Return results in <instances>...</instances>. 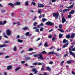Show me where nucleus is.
Here are the masks:
<instances>
[{"label":"nucleus","instance_id":"nucleus-1","mask_svg":"<svg viewBox=\"0 0 75 75\" xmlns=\"http://www.w3.org/2000/svg\"><path fill=\"white\" fill-rule=\"evenodd\" d=\"M74 49V45L71 46L70 48L69 47V54L70 55H72L73 57L75 58V54L72 52V50Z\"/></svg>","mask_w":75,"mask_h":75},{"label":"nucleus","instance_id":"nucleus-2","mask_svg":"<svg viewBox=\"0 0 75 75\" xmlns=\"http://www.w3.org/2000/svg\"><path fill=\"white\" fill-rule=\"evenodd\" d=\"M68 41L66 39H64L63 40V43H67L66 45H64L63 46V48H64L65 47H66L68 45Z\"/></svg>","mask_w":75,"mask_h":75},{"label":"nucleus","instance_id":"nucleus-3","mask_svg":"<svg viewBox=\"0 0 75 75\" xmlns=\"http://www.w3.org/2000/svg\"><path fill=\"white\" fill-rule=\"evenodd\" d=\"M53 16L55 18L58 19V16H59V13L58 12H56L53 13Z\"/></svg>","mask_w":75,"mask_h":75},{"label":"nucleus","instance_id":"nucleus-4","mask_svg":"<svg viewBox=\"0 0 75 75\" xmlns=\"http://www.w3.org/2000/svg\"><path fill=\"white\" fill-rule=\"evenodd\" d=\"M46 25H54V24L52 23L51 22L48 21L45 23Z\"/></svg>","mask_w":75,"mask_h":75},{"label":"nucleus","instance_id":"nucleus-5","mask_svg":"<svg viewBox=\"0 0 75 75\" xmlns=\"http://www.w3.org/2000/svg\"><path fill=\"white\" fill-rule=\"evenodd\" d=\"M39 57L38 58V59H41V60H43V59H45V58L42 57V56L41 54H39Z\"/></svg>","mask_w":75,"mask_h":75},{"label":"nucleus","instance_id":"nucleus-6","mask_svg":"<svg viewBox=\"0 0 75 75\" xmlns=\"http://www.w3.org/2000/svg\"><path fill=\"white\" fill-rule=\"evenodd\" d=\"M6 34L7 35H10V34H11V31L10 30L8 29L6 30Z\"/></svg>","mask_w":75,"mask_h":75},{"label":"nucleus","instance_id":"nucleus-7","mask_svg":"<svg viewBox=\"0 0 75 75\" xmlns=\"http://www.w3.org/2000/svg\"><path fill=\"white\" fill-rule=\"evenodd\" d=\"M32 71L33 72H34L35 73H38V71H37L35 68L33 69Z\"/></svg>","mask_w":75,"mask_h":75},{"label":"nucleus","instance_id":"nucleus-8","mask_svg":"<svg viewBox=\"0 0 75 75\" xmlns=\"http://www.w3.org/2000/svg\"><path fill=\"white\" fill-rule=\"evenodd\" d=\"M33 30H35V32H39L40 31L39 29L37 28V27H36L33 28Z\"/></svg>","mask_w":75,"mask_h":75},{"label":"nucleus","instance_id":"nucleus-9","mask_svg":"<svg viewBox=\"0 0 75 75\" xmlns=\"http://www.w3.org/2000/svg\"><path fill=\"white\" fill-rule=\"evenodd\" d=\"M65 22H66V19L64 17H63V18H62V23H64Z\"/></svg>","mask_w":75,"mask_h":75},{"label":"nucleus","instance_id":"nucleus-10","mask_svg":"<svg viewBox=\"0 0 75 75\" xmlns=\"http://www.w3.org/2000/svg\"><path fill=\"white\" fill-rule=\"evenodd\" d=\"M71 62H74V61L73 60L68 61H67V63L68 64H71Z\"/></svg>","mask_w":75,"mask_h":75},{"label":"nucleus","instance_id":"nucleus-11","mask_svg":"<svg viewBox=\"0 0 75 75\" xmlns=\"http://www.w3.org/2000/svg\"><path fill=\"white\" fill-rule=\"evenodd\" d=\"M30 34V33H29V32H27L25 34V35L26 36H31L32 34Z\"/></svg>","mask_w":75,"mask_h":75},{"label":"nucleus","instance_id":"nucleus-12","mask_svg":"<svg viewBox=\"0 0 75 75\" xmlns=\"http://www.w3.org/2000/svg\"><path fill=\"white\" fill-rule=\"evenodd\" d=\"M12 68V66H9L7 67V69L8 70H10V69H11Z\"/></svg>","mask_w":75,"mask_h":75},{"label":"nucleus","instance_id":"nucleus-13","mask_svg":"<svg viewBox=\"0 0 75 75\" xmlns=\"http://www.w3.org/2000/svg\"><path fill=\"white\" fill-rule=\"evenodd\" d=\"M44 7V5H43V4H38V7H39L42 8V7Z\"/></svg>","mask_w":75,"mask_h":75},{"label":"nucleus","instance_id":"nucleus-14","mask_svg":"<svg viewBox=\"0 0 75 75\" xmlns=\"http://www.w3.org/2000/svg\"><path fill=\"white\" fill-rule=\"evenodd\" d=\"M7 46L6 44H4L3 45H0V48H1L3 47H5Z\"/></svg>","mask_w":75,"mask_h":75},{"label":"nucleus","instance_id":"nucleus-15","mask_svg":"<svg viewBox=\"0 0 75 75\" xmlns=\"http://www.w3.org/2000/svg\"><path fill=\"white\" fill-rule=\"evenodd\" d=\"M47 69L49 71H51V68H50L49 67H46Z\"/></svg>","mask_w":75,"mask_h":75},{"label":"nucleus","instance_id":"nucleus-16","mask_svg":"<svg viewBox=\"0 0 75 75\" xmlns=\"http://www.w3.org/2000/svg\"><path fill=\"white\" fill-rule=\"evenodd\" d=\"M20 68H21V67H18L15 69V72H16L18 71V70H19V69H20Z\"/></svg>","mask_w":75,"mask_h":75},{"label":"nucleus","instance_id":"nucleus-17","mask_svg":"<svg viewBox=\"0 0 75 75\" xmlns=\"http://www.w3.org/2000/svg\"><path fill=\"white\" fill-rule=\"evenodd\" d=\"M54 53H55V52H54L52 51V52H49V53H48V54L49 55H51L52 54H54Z\"/></svg>","mask_w":75,"mask_h":75},{"label":"nucleus","instance_id":"nucleus-18","mask_svg":"<svg viewBox=\"0 0 75 75\" xmlns=\"http://www.w3.org/2000/svg\"><path fill=\"white\" fill-rule=\"evenodd\" d=\"M13 50L14 51H17V48H16V46H14Z\"/></svg>","mask_w":75,"mask_h":75},{"label":"nucleus","instance_id":"nucleus-19","mask_svg":"<svg viewBox=\"0 0 75 75\" xmlns=\"http://www.w3.org/2000/svg\"><path fill=\"white\" fill-rule=\"evenodd\" d=\"M8 6H11L12 7H14V4H13L11 3H9L8 4Z\"/></svg>","mask_w":75,"mask_h":75},{"label":"nucleus","instance_id":"nucleus-20","mask_svg":"<svg viewBox=\"0 0 75 75\" xmlns=\"http://www.w3.org/2000/svg\"><path fill=\"white\" fill-rule=\"evenodd\" d=\"M74 12H75V11L73 10H71L69 13V14H73L74 13Z\"/></svg>","mask_w":75,"mask_h":75},{"label":"nucleus","instance_id":"nucleus-21","mask_svg":"<svg viewBox=\"0 0 75 75\" xmlns=\"http://www.w3.org/2000/svg\"><path fill=\"white\" fill-rule=\"evenodd\" d=\"M74 33H73L70 37L71 38H74Z\"/></svg>","mask_w":75,"mask_h":75},{"label":"nucleus","instance_id":"nucleus-22","mask_svg":"<svg viewBox=\"0 0 75 75\" xmlns=\"http://www.w3.org/2000/svg\"><path fill=\"white\" fill-rule=\"evenodd\" d=\"M44 28L43 27H41L40 28V31H44Z\"/></svg>","mask_w":75,"mask_h":75},{"label":"nucleus","instance_id":"nucleus-23","mask_svg":"<svg viewBox=\"0 0 75 75\" xmlns=\"http://www.w3.org/2000/svg\"><path fill=\"white\" fill-rule=\"evenodd\" d=\"M23 30H28V27H24L23 28Z\"/></svg>","mask_w":75,"mask_h":75},{"label":"nucleus","instance_id":"nucleus-24","mask_svg":"<svg viewBox=\"0 0 75 75\" xmlns=\"http://www.w3.org/2000/svg\"><path fill=\"white\" fill-rule=\"evenodd\" d=\"M73 7H74V4L70 6L67 7V8H73Z\"/></svg>","mask_w":75,"mask_h":75},{"label":"nucleus","instance_id":"nucleus-25","mask_svg":"<svg viewBox=\"0 0 75 75\" xmlns=\"http://www.w3.org/2000/svg\"><path fill=\"white\" fill-rule=\"evenodd\" d=\"M69 10V9H65L63 10V13H64V12H65V11H68Z\"/></svg>","mask_w":75,"mask_h":75},{"label":"nucleus","instance_id":"nucleus-26","mask_svg":"<svg viewBox=\"0 0 75 75\" xmlns=\"http://www.w3.org/2000/svg\"><path fill=\"white\" fill-rule=\"evenodd\" d=\"M66 38H67L69 39L70 38V35L68 34L66 36Z\"/></svg>","mask_w":75,"mask_h":75},{"label":"nucleus","instance_id":"nucleus-27","mask_svg":"<svg viewBox=\"0 0 75 75\" xmlns=\"http://www.w3.org/2000/svg\"><path fill=\"white\" fill-rule=\"evenodd\" d=\"M59 38H62V34H61V33H59Z\"/></svg>","mask_w":75,"mask_h":75},{"label":"nucleus","instance_id":"nucleus-28","mask_svg":"<svg viewBox=\"0 0 75 75\" xmlns=\"http://www.w3.org/2000/svg\"><path fill=\"white\" fill-rule=\"evenodd\" d=\"M44 46L46 47H48V43H47V42H45Z\"/></svg>","mask_w":75,"mask_h":75},{"label":"nucleus","instance_id":"nucleus-29","mask_svg":"<svg viewBox=\"0 0 75 75\" xmlns=\"http://www.w3.org/2000/svg\"><path fill=\"white\" fill-rule=\"evenodd\" d=\"M16 5H21V4L20 2H16Z\"/></svg>","mask_w":75,"mask_h":75},{"label":"nucleus","instance_id":"nucleus-30","mask_svg":"<svg viewBox=\"0 0 75 75\" xmlns=\"http://www.w3.org/2000/svg\"><path fill=\"white\" fill-rule=\"evenodd\" d=\"M47 19L45 18L42 19V21L43 22H45V21H47Z\"/></svg>","mask_w":75,"mask_h":75},{"label":"nucleus","instance_id":"nucleus-31","mask_svg":"<svg viewBox=\"0 0 75 75\" xmlns=\"http://www.w3.org/2000/svg\"><path fill=\"white\" fill-rule=\"evenodd\" d=\"M18 41V42H22L23 41V40H20V39H18L17 40Z\"/></svg>","mask_w":75,"mask_h":75},{"label":"nucleus","instance_id":"nucleus-32","mask_svg":"<svg viewBox=\"0 0 75 75\" xmlns=\"http://www.w3.org/2000/svg\"><path fill=\"white\" fill-rule=\"evenodd\" d=\"M39 55H40V54H35V55H33V56L34 57H38L39 56Z\"/></svg>","mask_w":75,"mask_h":75},{"label":"nucleus","instance_id":"nucleus-33","mask_svg":"<svg viewBox=\"0 0 75 75\" xmlns=\"http://www.w3.org/2000/svg\"><path fill=\"white\" fill-rule=\"evenodd\" d=\"M4 36V37H5V38H8V37L6 35V34L5 33H4L3 34Z\"/></svg>","mask_w":75,"mask_h":75},{"label":"nucleus","instance_id":"nucleus-34","mask_svg":"<svg viewBox=\"0 0 75 75\" xmlns=\"http://www.w3.org/2000/svg\"><path fill=\"white\" fill-rule=\"evenodd\" d=\"M68 18H72V16L71 15H69L68 16Z\"/></svg>","mask_w":75,"mask_h":75},{"label":"nucleus","instance_id":"nucleus-35","mask_svg":"<svg viewBox=\"0 0 75 75\" xmlns=\"http://www.w3.org/2000/svg\"><path fill=\"white\" fill-rule=\"evenodd\" d=\"M42 53L43 54H47V53L46 52H45V51H42Z\"/></svg>","mask_w":75,"mask_h":75},{"label":"nucleus","instance_id":"nucleus-36","mask_svg":"<svg viewBox=\"0 0 75 75\" xmlns=\"http://www.w3.org/2000/svg\"><path fill=\"white\" fill-rule=\"evenodd\" d=\"M1 11L2 13H4L6 12V11L4 10H1Z\"/></svg>","mask_w":75,"mask_h":75},{"label":"nucleus","instance_id":"nucleus-37","mask_svg":"<svg viewBox=\"0 0 75 75\" xmlns=\"http://www.w3.org/2000/svg\"><path fill=\"white\" fill-rule=\"evenodd\" d=\"M38 13H40V14H41V11H41V9H39L38 10Z\"/></svg>","mask_w":75,"mask_h":75},{"label":"nucleus","instance_id":"nucleus-38","mask_svg":"<svg viewBox=\"0 0 75 75\" xmlns=\"http://www.w3.org/2000/svg\"><path fill=\"white\" fill-rule=\"evenodd\" d=\"M64 62V61H62L61 62V64H60V65H61V66H62V65H63Z\"/></svg>","mask_w":75,"mask_h":75},{"label":"nucleus","instance_id":"nucleus-39","mask_svg":"<svg viewBox=\"0 0 75 75\" xmlns=\"http://www.w3.org/2000/svg\"><path fill=\"white\" fill-rule=\"evenodd\" d=\"M33 50H34V49H33V48H30L28 49L29 51H33Z\"/></svg>","mask_w":75,"mask_h":75},{"label":"nucleus","instance_id":"nucleus-40","mask_svg":"<svg viewBox=\"0 0 75 75\" xmlns=\"http://www.w3.org/2000/svg\"><path fill=\"white\" fill-rule=\"evenodd\" d=\"M54 54L56 55V56H57V57H59V54L57 53H54Z\"/></svg>","mask_w":75,"mask_h":75},{"label":"nucleus","instance_id":"nucleus-41","mask_svg":"<svg viewBox=\"0 0 75 75\" xmlns=\"http://www.w3.org/2000/svg\"><path fill=\"white\" fill-rule=\"evenodd\" d=\"M48 38H52V35H50L48 36Z\"/></svg>","mask_w":75,"mask_h":75},{"label":"nucleus","instance_id":"nucleus-42","mask_svg":"<svg viewBox=\"0 0 75 75\" xmlns=\"http://www.w3.org/2000/svg\"><path fill=\"white\" fill-rule=\"evenodd\" d=\"M59 28H60V29H61V28H62V25L60 24L59 26Z\"/></svg>","mask_w":75,"mask_h":75},{"label":"nucleus","instance_id":"nucleus-43","mask_svg":"<svg viewBox=\"0 0 75 75\" xmlns=\"http://www.w3.org/2000/svg\"><path fill=\"white\" fill-rule=\"evenodd\" d=\"M10 58V56H6L5 57V59H6V58Z\"/></svg>","mask_w":75,"mask_h":75},{"label":"nucleus","instance_id":"nucleus-44","mask_svg":"<svg viewBox=\"0 0 75 75\" xmlns=\"http://www.w3.org/2000/svg\"><path fill=\"white\" fill-rule=\"evenodd\" d=\"M42 45V42H41L39 44L38 47H40V46H41Z\"/></svg>","mask_w":75,"mask_h":75},{"label":"nucleus","instance_id":"nucleus-45","mask_svg":"<svg viewBox=\"0 0 75 75\" xmlns=\"http://www.w3.org/2000/svg\"><path fill=\"white\" fill-rule=\"evenodd\" d=\"M35 53V52H33L29 54V55H32V54H34Z\"/></svg>","mask_w":75,"mask_h":75},{"label":"nucleus","instance_id":"nucleus-46","mask_svg":"<svg viewBox=\"0 0 75 75\" xmlns=\"http://www.w3.org/2000/svg\"><path fill=\"white\" fill-rule=\"evenodd\" d=\"M25 5H26L27 6H28V1H26L25 3Z\"/></svg>","mask_w":75,"mask_h":75},{"label":"nucleus","instance_id":"nucleus-47","mask_svg":"<svg viewBox=\"0 0 75 75\" xmlns=\"http://www.w3.org/2000/svg\"><path fill=\"white\" fill-rule=\"evenodd\" d=\"M68 54H69V53H67V54H64V57H67V56H68Z\"/></svg>","mask_w":75,"mask_h":75},{"label":"nucleus","instance_id":"nucleus-48","mask_svg":"<svg viewBox=\"0 0 75 75\" xmlns=\"http://www.w3.org/2000/svg\"><path fill=\"white\" fill-rule=\"evenodd\" d=\"M33 64L34 65H38V63L36 62V63H33Z\"/></svg>","mask_w":75,"mask_h":75},{"label":"nucleus","instance_id":"nucleus-49","mask_svg":"<svg viewBox=\"0 0 75 75\" xmlns=\"http://www.w3.org/2000/svg\"><path fill=\"white\" fill-rule=\"evenodd\" d=\"M31 4H33V6H35V3L34 2H32Z\"/></svg>","mask_w":75,"mask_h":75},{"label":"nucleus","instance_id":"nucleus-50","mask_svg":"<svg viewBox=\"0 0 75 75\" xmlns=\"http://www.w3.org/2000/svg\"><path fill=\"white\" fill-rule=\"evenodd\" d=\"M37 24V23L36 22H35L34 24H33V25L34 26H36V25Z\"/></svg>","mask_w":75,"mask_h":75},{"label":"nucleus","instance_id":"nucleus-51","mask_svg":"<svg viewBox=\"0 0 75 75\" xmlns=\"http://www.w3.org/2000/svg\"><path fill=\"white\" fill-rule=\"evenodd\" d=\"M3 23V25H4V24H6V21H4Z\"/></svg>","mask_w":75,"mask_h":75},{"label":"nucleus","instance_id":"nucleus-52","mask_svg":"<svg viewBox=\"0 0 75 75\" xmlns=\"http://www.w3.org/2000/svg\"><path fill=\"white\" fill-rule=\"evenodd\" d=\"M0 25H3V23L1 21H0Z\"/></svg>","mask_w":75,"mask_h":75},{"label":"nucleus","instance_id":"nucleus-53","mask_svg":"<svg viewBox=\"0 0 75 75\" xmlns=\"http://www.w3.org/2000/svg\"><path fill=\"white\" fill-rule=\"evenodd\" d=\"M38 65H42V63H41L39 62L38 64Z\"/></svg>","mask_w":75,"mask_h":75},{"label":"nucleus","instance_id":"nucleus-54","mask_svg":"<svg viewBox=\"0 0 75 75\" xmlns=\"http://www.w3.org/2000/svg\"><path fill=\"white\" fill-rule=\"evenodd\" d=\"M61 48H58L57 49V51H61Z\"/></svg>","mask_w":75,"mask_h":75},{"label":"nucleus","instance_id":"nucleus-55","mask_svg":"<svg viewBox=\"0 0 75 75\" xmlns=\"http://www.w3.org/2000/svg\"><path fill=\"white\" fill-rule=\"evenodd\" d=\"M40 26L41 27H42V26H44V24L42 23H41V24L40 25Z\"/></svg>","mask_w":75,"mask_h":75},{"label":"nucleus","instance_id":"nucleus-56","mask_svg":"<svg viewBox=\"0 0 75 75\" xmlns=\"http://www.w3.org/2000/svg\"><path fill=\"white\" fill-rule=\"evenodd\" d=\"M56 1H57V0H52V3H54V2H55Z\"/></svg>","mask_w":75,"mask_h":75},{"label":"nucleus","instance_id":"nucleus-57","mask_svg":"<svg viewBox=\"0 0 75 75\" xmlns=\"http://www.w3.org/2000/svg\"><path fill=\"white\" fill-rule=\"evenodd\" d=\"M71 74H73V75H75V73L73 71L71 72Z\"/></svg>","mask_w":75,"mask_h":75},{"label":"nucleus","instance_id":"nucleus-58","mask_svg":"<svg viewBox=\"0 0 75 75\" xmlns=\"http://www.w3.org/2000/svg\"><path fill=\"white\" fill-rule=\"evenodd\" d=\"M30 59V57H28L27 58H26V59Z\"/></svg>","mask_w":75,"mask_h":75},{"label":"nucleus","instance_id":"nucleus-59","mask_svg":"<svg viewBox=\"0 0 75 75\" xmlns=\"http://www.w3.org/2000/svg\"><path fill=\"white\" fill-rule=\"evenodd\" d=\"M4 42L6 44H7V43H8L9 42L8 41H6Z\"/></svg>","mask_w":75,"mask_h":75},{"label":"nucleus","instance_id":"nucleus-60","mask_svg":"<svg viewBox=\"0 0 75 75\" xmlns=\"http://www.w3.org/2000/svg\"><path fill=\"white\" fill-rule=\"evenodd\" d=\"M25 62V61H22L21 62V64H24Z\"/></svg>","mask_w":75,"mask_h":75},{"label":"nucleus","instance_id":"nucleus-61","mask_svg":"<svg viewBox=\"0 0 75 75\" xmlns=\"http://www.w3.org/2000/svg\"><path fill=\"white\" fill-rule=\"evenodd\" d=\"M52 41H55V38H52Z\"/></svg>","mask_w":75,"mask_h":75},{"label":"nucleus","instance_id":"nucleus-62","mask_svg":"<svg viewBox=\"0 0 75 75\" xmlns=\"http://www.w3.org/2000/svg\"><path fill=\"white\" fill-rule=\"evenodd\" d=\"M25 52V51L24 50H22L21 51V54H22V53H23V52Z\"/></svg>","mask_w":75,"mask_h":75},{"label":"nucleus","instance_id":"nucleus-63","mask_svg":"<svg viewBox=\"0 0 75 75\" xmlns=\"http://www.w3.org/2000/svg\"><path fill=\"white\" fill-rule=\"evenodd\" d=\"M44 74V75H47V72H45Z\"/></svg>","mask_w":75,"mask_h":75},{"label":"nucleus","instance_id":"nucleus-64","mask_svg":"<svg viewBox=\"0 0 75 75\" xmlns=\"http://www.w3.org/2000/svg\"><path fill=\"white\" fill-rule=\"evenodd\" d=\"M44 67H42V68L41 69V71H44Z\"/></svg>","mask_w":75,"mask_h":75}]
</instances>
